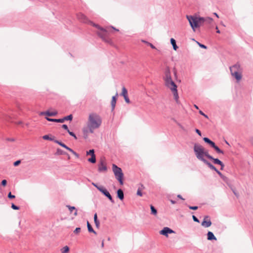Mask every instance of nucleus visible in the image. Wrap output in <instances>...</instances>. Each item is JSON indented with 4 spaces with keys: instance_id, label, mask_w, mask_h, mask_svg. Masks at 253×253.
I'll return each mask as SVG.
<instances>
[{
    "instance_id": "34",
    "label": "nucleus",
    "mask_w": 253,
    "mask_h": 253,
    "mask_svg": "<svg viewBox=\"0 0 253 253\" xmlns=\"http://www.w3.org/2000/svg\"><path fill=\"white\" fill-rule=\"evenodd\" d=\"M141 42L147 44L148 45H149L152 48L156 49V47L153 44H152L151 43H150V42H149L145 40H142Z\"/></svg>"
},
{
    "instance_id": "28",
    "label": "nucleus",
    "mask_w": 253,
    "mask_h": 253,
    "mask_svg": "<svg viewBox=\"0 0 253 253\" xmlns=\"http://www.w3.org/2000/svg\"><path fill=\"white\" fill-rule=\"evenodd\" d=\"M94 221L95 224V225L97 227H99L100 223L99 221L97 219V215L96 213H95L94 215Z\"/></svg>"
},
{
    "instance_id": "37",
    "label": "nucleus",
    "mask_w": 253,
    "mask_h": 253,
    "mask_svg": "<svg viewBox=\"0 0 253 253\" xmlns=\"http://www.w3.org/2000/svg\"><path fill=\"white\" fill-rule=\"evenodd\" d=\"M67 207L68 208V209L70 211V212H72L73 210H76V208L75 207L67 205Z\"/></svg>"
},
{
    "instance_id": "29",
    "label": "nucleus",
    "mask_w": 253,
    "mask_h": 253,
    "mask_svg": "<svg viewBox=\"0 0 253 253\" xmlns=\"http://www.w3.org/2000/svg\"><path fill=\"white\" fill-rule=\"evenodd\" d=\"M214 149V150L216 151V152L218 154H223L224 152L222 150H220L218 147H217L215 144L214 146L212 147Z\"/></svg>"
},
{
    "instance_id": "56",
    "label": "nucleus",
    "mask_w": 253,
    "mask_h": 253,
    "mask_svg": "<svg viewBox=\"0 0 253 253\" xmlns=\"http://www.w3.org/2000/svg\"><path fill=\"white\" fill-rule=\"evenodd\" d=\"M178 126L184 131H185V128L180 124L178 123Z\"/></svg>"
},
{
    "instance_id": "61",
    "label": "nucleus",
    "mask_w": 253,
    "mask_h": 253,
    "mask_svg": "<svg viewBox=\"0 0 253 253\" xmlns=\"http://www.w3.org/2000/svg\"><path fill=\"white\" fill-rule=\"evenodd\" d=\"M170 202H171V203L172 204H175L176 203V202L175 201L172 200H170Z\"/></svg>"
},
{
    "instance_id": "16",
    "label": "nucleus",
    "mask_w": 253,
    "mask_h": 253,
    "mask_svg": "<svg viewBox=\"0 0 253 253\" xmlns=\"http://www.w3.org/2000/svg\"><path fill=\"white\" fill-rule=\"evenodd\" d=\"M211 220H203L202 222L201 225L204 227L207 228L211 226Z\"/></svg>"
},
{
    "instance_id": "49",
    "label": "nucleus",
    "mask_w": 253,
    "mask_h": 253,
    "mask_svg": "<svg viewBox=\"0 0 253 253\" xmlns=\"http://www.w3.org/2000/svg\"><path fill=\"white\" fill-rule=\"evenodd\" d=\"M192 218L194 221L199 222V220L195 215H193Z\"/></svg>"
},
{
    "instance_id": "33",
    "label": "nucleus",
    "mask_w": 253,
    "mask_h": 253,
    "mask_svg": "<svg viewBox=\"0 0 253 253\" xmlns=\"http://www.w3.org/2000/svg\"><path fill=\"white\" fill-rule=\"evenodd\" d=\"M69 251V248L67 246L64 247L62 249H61L62 253H67Z\"/></svg>"
},
{
    "instance_id": "1",
    "label": "nucleus",
    "mask_w": 253,
    "mask_h": 253,
    "mask_svg": "<svg viewBox=\"0 0 253 253\" xmlns=\"http://www.w3.org/2000/svg\"><path fill=\"white\" fill-rule=\"evenodd\" d=\"M102 118L96 113L92 112L88 115L86 126L82 129L83 137L86 139L90 134L93 133L94 130L99 128L102 124Z\"/></svg>"
},
{
    "instance_id": "55",
    "label": "nucleus",
    "mask_w": 253,
    "mask_h": 253,
    "mask_svg": "<svg viewBox=\"0 0 253 253\" xmlns=\"http://www.w3.org/2000/svg\"><path fill=\"white\" fill-rule=\"evenodd\" d=\"M199 113H200L201 115H202L204 116L205 117H206V118H208V116H207V115H206V114H204V113L202 111H199Z\"/></svg>"
},
{
    "instance_id": "39",
    "label": "nucleus",
    "mask_w": 253,
    "mask_h": 253,
    "mask_svg": "<svg viewBox=\"0 0 253 253\" xmlns=\"http://www.w3.org/2000/svg\"><path fill=\"white\" fill-rule=\"evenodd\" d=\"M11 208L15 210H18L19 209V207L15 205L14 204H11Z\"/></svg>"
},
{
    "instance_id": "19",
    "label": "nucleus",
    "mask_w": 253,
    "mask_h": 253,
    "mask_svg": "<svg viewBox=\"0 0 253 253\" xmlns=\"http://www.w3.org/2000/svg\"><path fill=\"white\" fill-rule=\"evenodd\" d=\"M45 119H46V120H47L49 122H57V123H63V120H62V118L56 119H51V118H49L48 117H46Z\"/></svg>"
},
{
    "instance_id": "21",
    "label": "nucleus",
    "mask_w": 253,
    "mask_h": 253,
    "mask_svg": "<svg viewBox=\"0 0 253 253\" xmlns=\"http://www.w3.org/2000/svg\"><path fill=\"white\" fill-rule=\"evenodd\" d=\"M171 91L173 93L174 99L175 100L176 102L177 103H178V97H178V94L177 88L174 89H173L172 90H171Z\"/></svg>"
},
{
    "instance_id": "52",
    "label": "nucleus",
    "mask_w": 253,
    "mask_h": 253,
    "mask_svg": "<svg viewBox=\"0 0 253 253\" xmlns=\"http://www.w3.org/2000/svg\"><path fill=\"white\" fill-rule=\"evenodd\" d=\"M217 174L222 178H224V176L222 175V174L218 170H216V171Z\"/></svg>"
},
{
    "instance_id": "51",
    "label": "nucleus",
    "mask_w": 253,
    "mask_h": 253,
    "mask_svg": "<svg viewBox=\"0 0 253 253\" xmlns=\"http://www.w3.org/2000/svg\"><path fill=\"white\" fill-rule=\"evenodd\" d=\"M137 195H138V196H142V193L141 190L139 189H138L137 190Z\"/></svg>"
},
{
    "instance_id": "35",
    "label": "nucleus",
    "mask_w": 253,
    "mask_h": 253,
    "mask_svg": "<svg viewBox=\"0 0 253 253\" xmlns=\"http://www.w3.org/2000/svg\"><path fill=\"white\" fill-rule=\"evenodd\" d=\"M121 95L124 97L127 95V91L125 87H123L122 88Z\"/></svg>"
},
{
    "instance_id": "50",
    "label": "nucleus",
    "mask_w": 253,
    "mask_h": 253,
    "mask_svg": "<svg viewBox=\"0 0 253 253\" xmlns=\"http://www.w3.org/2000/svg\"><path fill=\"white\" fill-rule=\"evenodd\" d=\"M62 128H63L64 129L66 130L68 132V130H69L68 129V126L66 125H63L62 126Z\"/></svg>"
},
{
    "instance_id": "62",
    "label": "nucleus",
    "mask_w": 253,
    "mask_h": 253,
    "mask_svg": "<svg viewBox=\"0 0 253 253\" xmlns=\"http://www.w3.org/2000/svg\"><path fill=\"white\" fill-rule=\"evenodd\" d=\"M220 166H221V169H223V168H224V164H223V163L222 162V164L221 165H220Z\"/></svg>"
},
{
    "instance_id": "13",
    "label": "nucleus",
    "mask_w": 253,
    "mask_h": 253,
    "mask_svg": "<svg viewBox=\"0 0 253 253\" xmlns=\"http://www.w3.org/2000/svg\"><path fill=\"white\" fill-rule=\"evenodd\" d=\"M57 111L49 112L48 111L45 112H42L40 113V115H45L48 116H55L57 114Z\"/></svg>"
},
{
    "instance_id": "2",
    "label": "nucleus",
    "mask_w": 253,
    "mask_h": 253,
    "mask_svg": "<svg viewBox=\"0 0 253 253\" xmlns=\"http://www.w3.org/2000/svg\"><path fill=\"white\" fill-rule=\"evenodd\" d=\"M78 19L81 22L84 23H87L89 22L93 26L96 27L98 31L96 32L97 35L102 39V40L106 42L111 43V40L108 38L109 35V28H107L104 29L99 25L93 23L91 21H89L86 16L83 13H79L77 15Z\"/></svg>"
},
{
    "instance_id": "43",
    "label": "nucleus",
    "mask_w": 253,
    "mask_h": 253,
    "mask_svg": "<svg viewBox=\"0 0 253 253\" xmlns=\"http://www.w3.org/2000/svg\"><path fill=\"white\" fill-rule=\"evenodd\" d=\"M81 230V228L80 227H77L75 229V230L74 231V233L75 234H77L78 233H79Z\"/></svg>"
},
{
    "instance_id": "5",
    "label": "nucleus",
    "mask_w": 253,
    "mask_h": 253,
    "mask_svg": "<svg viewBox=\"0 0 253 253\" xmlns=\"http://www.w3.org/2000/svg\"><path fill=\"white\" fill-rule=\"evenodd\" d=\"M186 18L188 20L189 24L194 31L197 28L203 26V17H197L192 15H187Z\"/></svg>"
},
{
    "instance_id": "20",
    "label": "nucleus",
    "mask_w": 253,
    "mask_h": 253,
    "mask_svg": "<svg viewBox=\"0 0 253 253\" xmlns=\"http://www.w3.org/2000/svg\"><path fill=\"white\" fill-rule=\"evenodd\" d=\"M118 96L117 93L116 94L115 96H114L112 97V99L111 101V106H112V110H114L115 107V105H116V96Z\"/></svg>"
},
{
    "instance_id": "15",
    "label": "nucleus",
    "mask_w": 253,
    "mask_h": 253,
    "mask_svg": "<svg viewBox=\"0 0 253 253\" xmlns=\"http://www.w3.org/2000/svg\"><path fill=\"white\" fill-rule=\"evenodd\" d=\"M207 239L209 241L216 240L217 239L211 231H209L207 233Z\"/></svg>"
},
{
    "instance_id": "64",
    "label": "nucleus",
    "mask_w": 253,
    "mask_h": 253,
    "mask_svg": "<svg viewBox=\"0 0 253 253\" xmlns=\"http://www.w3.org/2000/svg\"><path fill=\"white\" fill-rule=\"evenodd\" d=\"M74 215H77L78 214V212H77V210H76L75 212L74 213Z\"/></svg>"
},
{
    "instance_id": "12",
    "label": "nucleus",
    "mask_w": 253,
    "mask_h": 253,
    "mask_svg": "<svg viewBox=\"0 0 253 253\" xmlns=\"http://www.w3.org/2000/svg\"><path fill=\"white\" fill-rule=\"evenodd\" d=\"M171 78L170 68L167 66L166 67L164 71V76L163 77V79L164 80H165L168 79H170Z\"/></svg>"
},
{
    "instance_id": "41",
    "label": "nucleus",
    "mask_w": 253,
    "mask_h": 253,
    "mask_svg": "<svg viewBox=\"0 0 253 253\" xmlns=\"http://www.w3.org/2000/svg\"><path fill=\"white\" fill-rule=\"evenodd\" d=\"M69 151L71 152L72 154H73L76 157H79V155L72 149L70 148Z\"/></svg>"
},
{
    "instance_id": "11",
    "label": "nucleus",
    "mask_w": 253,
    "mask_h": 253,
    "mask_svg": "<svg viewBox=\"0 0 253 253\" xmlns=\"http://www.w3.org/2000/svg\"><path fill=\"white\" fill-rule=\"evenodd\" d=\"M242 71H240L238 72H234V73H231L232 76L236 79L237 83H239L241 81L242 78Z\"/></svg>"
},
{
    "instance_id": "4",
    "label": "nucleus",
    "mask_w": 253,
    "mask_h": 253,
    "mask_svg": "<svg viewBox=\"0 0 253 253\" xmlns=\"http://www.w3.org/2000/svg\"><path fill=\"white\" fill-rule=\"evenodd\" d=\"M193 151L197 159L204 163L207 161L205 158L211 159V155L209 154L208 151L199 143L194 144Z\"/></svg>"
},
{
    "instance_id": "14",
    "label": "nucleus",
    "mask_w": 253,
    "mask_h": 253,
    "mask_svg": "<svg viewBox=\"0 0 253 253\" xmlns=\"http://www.w3.org/2000/svg\"><path fill=\"white\" fill-rule=\"evenodd\" d=\"M98 170L99 172L105 171L107 170V167L104 164L103 161H101L98 165Z\"/></svg>"
},
{
    "instance_id": "17",
    "label": "nucleus",
    "mask_w": 253,
    "mask_h": 253,
    "mask_svg": "<svg viewBox=\"0 0 253 253\" xmlns=\"http://www.w3.org/2000/svg\"><path fill=\"white\" fill-rule=\"evenodd\" d=\"M213 21V19L209 17H203V24H211Z\"/></svg>"
},
{
    "instance_id": "6",
    "label": "nucleus",
    "mask_w": 253,
    "mask_h": 253,
    "mask_svg": "<svg viewBox=\"0 0 253 253\" xmlns=\"http://www.w3.org/2000/svg\"><path fill=\"white\" fill-rule=\"evenodd\" d=\"M112 169L116 178L119 181L120 184L123 185L124 174L122 172V169L117 166L115 164H113Z\"/></svg>"
},
{
    "instance_id": "54",
    "label": "nucleus",
    "mask_w": 253,
    "mask_h": 253,
    "mask_svg": "<svg viewBox=\"0 0 253 253\" xmlns=\"http://www.w3.org/2000/svg\"><path fill=\"white\" fill-rule=\"evenodd\" d=\"M195 131L196 132V133H197V134L199 135H200V136L202 135V133H201V131L198 129H196Z\"/></svg>"
},
{
    "instance_id": "31",
    "label": "nucleus",
    "mask_w": 253,
    "mask_h": 253,
    "mask_svg": "<svg viewBox=\"0 0 253 253\" xmlns=\"http://www.w3.org/2000/svg\"><path fill=\"white\" fill-rule=\"evenodd\" d=\"M150 209H151V214H152L153 215H156L157 213V211L155 208V207L151 205Z\"/></svg>"
},
{
    "instance_id": "27",
    "label": "nucleus",
    "mask_w": 253,
    "mask_h": 253,
    "mask_svg": "<svg viewBox=\"0 0 253 253\" xmlns=\"http://www.w3.org/2000/svg\"><path fill=\"white\" fill-rule=\"evenodd\" d=\"M87 227L89 232L93 233L95 235L97 234L96 232L93 230L88 221L87 222Z\"/></svg>"
},
{
    "instance_id": "46",
    "label": "nucleus",
    "mask_w": 253,
    "mask_h": 253,
    "mask_svg": "<svg viewBox=\"0 0 253 253\" xmlns=\"http://www.w3.org/2000/svg\"><path fill=\"white\" fill-rule=\"evenodd\" d=\"M189 208L191 210H196L198 209V207L197 206H189Z\"/></svg>"
},
{
    "instance_id": "57",
    "label": "nucleus",
    "mask_w": 253,
    "mask_h": 253,
    "mask_svg": "<svg viewBox=\"0 0 253 253\" xmlns=\"http://www.w3.org/2000/svg\"><path fill=\"white\" fill-rule=\"evenodd\" d=\"M210 220V219H209V216H207H207H204V220Z\"/></svg>"
},
{
    "instance_id": "47",
    "label": "nucleus",
    "mask_w": 253,
    "mask_h": 253,
    "mask_svg": "<svg viewBox=\"0 0 253 253\" xmlns=\"http://www.w3.org/2000/svg\"><path fill=\"white\" fill-rule=\"evenodd\" d=\"M21 163V161L20 160H18V161H16V162H15L13 164L14 166H18Z\"/></svg>"
},
{
    "instance_id": "38",
    "label": "nucleus",
    "mask_w": 253,
    "mask_h": 253,
    "mask_svg": "<svg viewBox=\"0 0 253 253\" xmlns=\"http://www.w3.org/2000/svg\"><path fill=\"white\" fill-rule=\"evenodd\" d=\"M42 138L44 140H52V139L51 138L49 137V136L48 135H45L43 136Z\"/></svg>"
},
{
    "instance_id": "48",
    "label": "nucleus",
    "mask_w": 253,
    "mask_h": 253,
    "mask_svg": "<svg viewBox=\"0 0 253 253\" xmlns=\"http://www.w3.org/2000/svg\"><path fill=\"white\" fill-rule=\"evenodd\" d=\"M124 99L126 103H129L130 102L129 99L127 95L124 96Z\"/></svg>"
},
{
    "instance_id": "3",
    "label": "nucleus",
    "mask_w": 253,
    "mask_h": 253,
    "mask_svg": "<svg viewBox=\"0 0 253 253\" xmlns=\"http://www.w3.org/2000/svg\"><path fill=\"white\" fill-rule=\"evenodd\" d=\"M193 151L197 159L204 163L207 161L205 158L211 159V155L209 154L208 151L199 143L194 144Z\"/></svg>"
},
{
    "instance_id": "60",
    "label": "nucleus",
    "mask_w": 253,
    "mask_h": 253,
    "mask_svg": "<svg viewBox=\"0 0 253 253\" xmlns=\"http://www.w3.org/2000/svg\"><path fill=\"white\" fill-rule=\"evenodd\" d=\"M177 197L181 200H184V199L182 197V196L180 195H178L177 196Z\"/></svg>"
},
{
    "instance_id": "30",
    "label": "nucleus",
    "mask_w": 253,
    "mask_h": 253,
    "mask_svg": "<svg viewBox=\"0 0 253 253\" xmlns=\"http://www.w3.org/2000/svg\"><path fill=\"white\" fill-rule=\"evenodd\" d=\"M91 158L88 159V162L91 163H95L96 162V158L95 155H92Z\"/></svg>"
},
{
    "instance_id": "18",
    "label": "nucleus",
    "mask_w": 253,
    "mask_h": 253,
    "mask_svg": "<svg viewBox=\"0 0 253 253\" xmlns=\"http://www.w3.org/2000/svg\"><path fill=\"white\" fill-rule=\"evenodd\" d=\"M117 197L121 200H123L124 198V194L123 190L121 189L118 190L117 191Z\"/></svg>"
},
{
    "instance_id": "25",
    "label": "nucleus",
    "mask_w": 253,
    "mask_h": 253,
    "mask_svg": "<svg viewBox=\"0 0 253 253\" xmlns=\"http://www.w3.org/2000/svg\"><path fill=\"white\" fill-rule=\"evenodd\" d=\"M170 43L172 45L173 49L174 50H176L178 48V46L176 45L175 40L173 38H171L170 39Z\"/></svg>"
},
{
    "instance_id": "40",
    "label": "nucleus",
    "mask_w": 253,
    "mask_h": 253,
    "mask_svg": "<svg viewBox=\"0 0 253 253\" xmlns=\"http://www.w3.org/2000/svg\"><path fill=\"white\" fill-rule=\"evenodd\" d=\"M68 132L69 133V134L70 135H71V136H72L73 137H74L75 139H77V136H76L74 132H72V131H70V130H68Z\"/></svg>"
},
{
    "instance_id": "42",
    "label": "nucleus",
    "mask_w": 253,
    "mask_h": 253,
    "mask_svg": "<svg viewBox=\"0 0 253 253\" xmlns=\"http://www.w3.org/2000/svg\"><path fill=\"white\" fill-rule=\"evenodd\" d=\"M197 43L199 45L200 47L203 48H204V49H207V47L204 44H203L199 42H197Z\"/></svg>"
},
{
    "instance_id": "45",
    "label": "nucleus",
    "mask_w": 253,
    "mask_h": 253,
    "mask_svg": "<svg viewBox=\"0 0 253 253\" xmlns=\"http://www.w3.org/2000/svg\"><path fill=\"white\" fill-rule=\"evenodd\" d=\"M92 185L95 187L98 190H99V189H100V188H102L103 187V186H98L96 184L94 183H92Z\"/></svg>"
},
{
    "instance_id": "53",
    "label": "nucleus",
    "mask_w": 253,
    "mask_h": 253,
    "mask_svg": "<svg viewBox=\"0 0 253 253\" xmlns=\"http://www.w3.org/2000/svg\"><path fill=\"white\" fill-rule=\"evenodd\" d=\"M7 183V181L5 179L2 180L1 181V185L2 186H5Z\"/></svg>"
},
{
    "instance_id": "22",
    "label": "nucleus",
    "mask_w": 253,
    "mask_h": 253,
    "mask_svg": "<svg viewBox=\"0 0 253 253\" xmlns=\"http://www.w3.org/2000/svg\"><path fill=\"white\" fill-rule=\"evenodd\" d=\"M203 140L204 141L206 142V143H207L208 144H209V145H210V146L211 147H213V146H214L215 145V143L214 142H213V141H212L209 138H208V137H204L203 138Z\"/></svg>"
},
{
    "instance_id": "10",
    "label": "nucleus",
    "mask_w": 253,
    "mask_h": 253,
    "mask_svg": "<svg viewBox=\"0 0 253 253\" xmlns=\"http://www.w3.org/2000/svg\"><path fill=\"white\" fill-rule=\"evenodd\" d=\"M230 71L231 73H234V72H238L242 71V68L239 63H236L230 67Z\"/></svg>"
},
{
    "instance_id": "59",
    "label": "nucleus",
    "mask_w": 253,
    "mask_h": 253,
    "mask_svg": "<svg viewBox=\"0 0 253 253\" xmlns=\"http://www.w3.org/2000/svg\"><path fill=\"white\" fill-rule=\"evenodd\" d=\"M215 29L216 30V33L219 34L220 31L218 30V27L216 26Z\"/></svg>"
},
{
    "instance_id": "23",
    "label": "nucleus",
    "mask_w": 253,
    "mask_h": 253,
    "mask_svg": "<svg viewBox=\"0 0 253 253\" xmlns=\"http://www.w3.org/2000/svg\"><path fill=\"white\" fill-rule=\"evenodd\" d=\"M54 142L59 144V145H60L61 146L65 148V149H66L67 150H68V151L70 150V148H69V147H68L67 146H66L65 144H64L63 143H62V142L61 141H59V140H56L54 141Z\"/></svg>"
},
{
    "instance_id": "8",
    "label": "nucleus",
    "mask_w": 253,
    "mask_h": 253,
    "mask_svg": "<svg viewBox=\"0 0 253 253\" xmlns=\"http://www.w3.org/2000/svg\"><path fill=\"white\" fill-rule=\"evenodd\" d=\"M99 191L101 192L104 195L107 197L109 200L111 202V203H114V201L113 200L111 195L109 193V192L107 191L106 189L103 187L102 188L99 189Z\"/></svg>"
},
{
    "instance_id": "24",
    "label": "nucleus",
    "mask_w": 253,
    "mask_h": 253,
    "mask_svg": "<svg viewBox=\"0 0 253 253\" xmlns=\"http://www.w3.org/2000/svg\"><path fill=\"white\" fill-rule=\"evenodd\" d=\"M204 164L207 165L211 169L215 171H216V170H217L216 168L213 165H212L211 163L209 162L208 161H206L204 163Z\"/></svg>"
},
{
    "instance_id": "26",
    "label": "nucleus",
    "mask_w": 253,
    "mask_h": 253,
    "mask_svg": "<svg viewBox=\"0 0 253 253\" xmlns=\"http://www.w3.org/2000/svg\"><path fill=\"white\" fill-rule=\"evenodd\" d=\"M213 161L214 164L217 165H221L222 162L218 159L214 158L212 156H211V159H210Z\"/></svg>"
},
{
    "instance_id": "9",
    "label": "nucleus",
    "mask_w": 253,
    "mask_h": 253,
    "mask_svg": "<svg viewBox=\"0 0 253 253\" xmlns=\"http://www.w3.org/2000/svg\"><path fill=\"white\" fill-rule=\"evenodd\" d=\"M174 231L168 227H164L162 230L160 231V234L168 237L169 234L173 233Z\"/></svg>"
},
{
    "instance_id": "58",
    "label": "nucleus",
    "mask_w": 253,
    "mask_h": 253,
    "mask_svg": "<svg viewBox=\"0 0 253 253\" xmlns=\"http://www.w3.org/2000/svg\"><path fill=\"white\" fill-rule=\"evenodd\" d=\"M232 191H233V192L234 193V195H235L236 196L238 197V194H237V193L235 191V190H234V189H233V190H232Z\"/></svg>"
},
{
    "instance_id": "63",
    "label": "nucleus",
    "mask_w": 253,
    "mask_h": 253,
    "mask_svg": "<svg viewBox=\"0 0 253 253\" xmlns=\"http://www.w3.org/2000/svg\"><path fill=\"white\" fill-rule=\"evenodd\" d=\"M111 28H112L113 29H114V30L115 31H119V30H118V29H117L115 28V27H113V26H111Z\"/></svg>"
},
{
    "instance_id": "7",
    "label": "nucleus",
    "mask_w": 253,
    "mask_h": 253,
    "mask_svg": "<svg viewBox=\"0 0 253 253\" xmlns=\"http://www.w3.org/2000/svg\"><path fill=\"white\" fill-rule=\"evenodd\" d=\"M165 85L170 89L171 90H172L174 89L177 88V85L174 83V82L172 81L171 78L170 79H168L164 80Z\"/></svg>"
},
{
    "instance_id": "36",
    "label": "nucleus",
    "mask_w": 253,
    "mask_h": 253,
    "mask_svg": "<svg viewBox=\"0 0 253 253\" xmlns=\"http://www.w3.org/2000/svg\"><path fill=\"white\" fill-rule=\"evenodd\" d=\"M86 155H91V156L92 155H95L94 154V151L93 149H91L90 150H89L88 151H87L86 152Z\"/></svg>"
},
{
    "instance_id": "32",
    "label": "nucleus",
    "mask_w": 253,
    "mask_h": 253,
    "mask_svg": "<svg viewBox=\"0 0 253 253\" xmlns=\"http://www.w3.org/2000/svg\"><path fill=\"white\" fill-rule=\"evenodd\" d=\"M73 119V116L72 115H68L66 116L63 118H62L63 120V123L65 121L70 120L71 121Z\"/></svg>"
},
{
    "instance_id": "44",
    "label": "nucleus",
    "mask_w": 253,
    "mask_h": 253,
    "mask_svg": "<svg viewBox=\"0 0 253 253\" xmlns=\"http://www.w3.org/2000/svg\"><path fill=\"white\" fill-rule=\"evenodd\" d=\"M8 198H9V199H14L15 198V196L13 195H12L11 194V192H9L8 194V196H7Z\"/></svg>"
}]
</instances>
